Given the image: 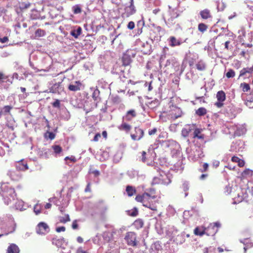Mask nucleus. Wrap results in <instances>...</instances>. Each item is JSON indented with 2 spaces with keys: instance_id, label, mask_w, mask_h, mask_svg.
Segmentation results:
<instances>
[{
  "instance_id": "nucleus-1",
  "label": "nucleus",
  "mask_w": 253,
  "mask_h": 253,
  "mask_svg": "<svg viewBox=\"0 0 253 253\" xmlns=\"http://www.w3.org/2000/svg\"><path fill=\"white\" fill-rule=\"evenodd\" d=\"M0 194L3 197L4 202L8 205L15 200V190L8 183H2L0 186Z\"/></svg>"
},
{
  "instance_id": "nucleus-2",
  "label": "nucleus",
  "mask_w": 253,
  "mask_h": 253,
  "mask_svg": "<svg viewBox=\"0 0 253 253\" xmlns=\"http://www.w3.org/2000/svg\"><path fill=\"white\" fill-rule=\"evenodd\" d=\"M14 79L20 81L23 79V77H20L16 72L14 73L10 77L9 76L6 75L2 72L0 71V89L7 90L10 85L12 84Z\"/></svg>"
},
{
  "instance_id": "nucleus-3",
  "label": "nucleus",
  "mask_w": 253,
  "mask_h": 253,
  "mask_svg": "<svg viewBox=\"0 0 253 253\" xmlns=\"http://www.w3.org/2000/svg\"><path fill=\"white\" fill-rule=\"evenodd\" d=\"M160 65L161 67L164 65V67L168 69L174 68L176 71H178L179 68V64L174 57H171L167 59L165 63H164V60L161 58L160 61Z\"/></svg>"
},
{
  "instance_id": "nucleus-4",
  "label": "nucleus",
  "mask_w": 253,
  "mask_h": 253,
  "mask_svg": "<svg viewBox=\"0 0 253 253\" xmlns=\"http://www.w3.org/2000/svg\"><path fill=\"white\" fill-rule=\"evenodd\" d=\"M149 193L145 192L142 195H137L135 197V200L139 202L142 203L143 206L149 208L151 210H155V207L153 205H150L147 202V199L149 198Z\"/></svg>"
},
{
  "instance_id": "nucleus-5",
  "label": "nucleus",
  "mask_w": 253,
  "mask_h": 253,
  "mask_svg": "<svg viewBox=\"0 0 253 253\" xmlns=\"http://www.w3.org/2000/svg\"><path fill=\"white\" fill-rule=\"evenodd\" d=\"M136 237V234L134 232H128L124 239L128 246L135 247L137 245Z\"/></svg>"
},
{
  "instance_id": "nucleus-6",
  "label": "nucleus",
  "mask_w": 253,
  "mask_h": 253,
  "mask_svg": "<svg viewBox=\"0 0 253 253\" xmlns=\"http://www.w3.org/2000/svg\"><path fill=\"white\" fill-rule=\"evenodd\" d=\"M171 182L170 178L164 174V175L160 174V177H154L152 181L151 184L154 185L157 184L168 185Z\"/></svg>"
},
{
  "instance_id": "nucleus-7",
  "label": "nucleus",
  "mask_w": 253,
  "mask_h": 253,
  "mask_svg": "<svg viewBox=\"0 0 253 253\" xmlns=\"http://www.w3.org/2000/svg\"><path fill=\"white\" fill-rule=\"evenodd\" d=\"M135 53L133 50H127L123 54L122 57V62L123 66H127L132 62V58L134 57Z\"/></svg>"
},
{
  "instance_id": "nucleus-8",
  "label": "nucleus",
  "mask_w": 253,
  "mask_h": 253,
  "mask_svg": "<svg viewBox=\"0 0 253 253\" xmlns=\"http://www.w3.org/2000/svg\"><path fill=\"white\" fill-rule=\"evenodd\" d=\"M220 223L216 222L211 223L208 227L206 228V234L208 236H213L217 232L218 228L220 227Z\"/></svg>"
},
{
  "instance_id": "nucleus-9",
  "label": "nucleus",
  "mask_w": 253,
  "mask_h": 253,
  "mask_svg": "<svg viewBox=\"0 0 253 253\" xmlns=\"http://www.w3.org/2000/svg\"><path fill=\"white\" fill-rule=\"evenodd\" d=\"M83 85L80 81H73L71 82L68 85L69 90L73 92L80 91L83 89Z\"/></svg>"
},
{
  "instance_id": "nucleus-10",
  "label": "nucleus",
  "mask_w": 253,
  "mask_h": 253,
  "mask_svg": "<svg viewBox=\"0 0 253 253\" xmlns=\"http://www.w3.org/2000/svg\"><path fill=\"white\" fill-rule=\"evenodd\" d=\"M49 231L47 224L43 222H40L36 228V232L39 234H45Z\"/></svg>"
},
{
  "instance_id": "nucleus-11",
  "label": "nucleus",
  "mask_w": 253,
  "mask_h": 253,
  "mask_svg": "<svg viewBox=\"0 0 253 253\" xmlns=\"http://www.w3.org/2000/svg\"><path fill=\"white\" fill-rule=\"evenodd\" d=\"M187 38L184 40H182L181 39H177L175 37L171 36L169 37L168 41L169 45L171 47H174L176 46H179L183 42H187Z\"/></svg>"
},
{
  "instance_id": "nucleus-12",
  "label": "nucleus",
  "mask_w": 253,
  "mask_h": 253,
  "mask_svg": "<svg viewBox=\"0 0 253 253\" xmlns=\"http://www.w3.org/2000/svg\"><path fill=\"white\" fill-rule=\"evenodd\" d=\"M216 98L218 100L215 103V105L218 108H221L223 105V102L225 100V94L222 90L219 91L216 94Z\"/></svg>"
},
{
  "instance_id": "nucleus-13",
  "label": "nucleus",
  "mask_w": 253,
  "mask_h": 253,
  "mask_svg": "<svg viewBox=\"0 0 253 253\" xmlns=\"http://www.w3.org/2000/svg\"><path fill=\"white\" fill-rule=\"evenodd\" d=\"M144 135L143 130L139 127H135L134 128V132L131 133L130 136L133 140H139Z\"/></svg>"
},
{
  "instance_id": "nucleus-14",
  "label": "nucleus",
  "mask_w": 253,
  "mask_h": 253,
  "mask_svg": "<svg viewBox=\"0 0 253 253\" xmlns=\"http://www.w3.org/2000/svg\"><path fill=\"white\" fill-rule=\"evenodd\" d=\"M234 134L237 136H241L245 134L246 132L245 125H236L234 128Z\"/></svg>"
},
{
  "instance_id": "nucleus-15",
  "label": "nucleus",
  "mask_w": 253,
  "mask_h": 253,
  "mask_svg": "<svg viewBox=\"0 0 253 253\" xmlns=\"http://www.w3.org/2000/svg\"><path fill=\"white\" fill-rule=\"evenodd\" d=\"M136 116V113L134 110H130L128 111L126 114L123 116V120L125 121H131Z\"/></svg>"
},
{
  "instance_id": "nucleus-16",
  "label": "nucleus",
  "mask_w": 253,
  "mask_h": 253,
  "mask_svg": "<svg viewBox=\"0 0 253 253\" xmlns=\"http://www.w3.org/2000/svg\"><path fill=\"white\" fill-rule=\"evenodd\" d=\"M50 92L54 93L60 94L63 90V87L60 83L54 84L49 89Z\"/></svg>"
},
{
  "instance_id": "nucleus-17",
  "label": "nucleus",
  "mask_w": 253,
  "mask_h": 253,
  "mask_svg": "<svg viewBox=\"0 0 253 253\" xmlns=\"http://www.w3.org/2000/svg\"><path fill=\"white\" fill-rule=\"evenodd\" d=\"M125 14L126 17L133 14L135 12V6L133 4V0H130V4L129 6H126L125 9Z\"/></svg>"
},
{
  "instance_id": "nucleus-18",
  "label": "nucleus",
  "mask_w": 253,
  "mask_h": 253,
  "mask_svg": "<svg viewBox=\"0 0 253 253\" xmlns=\"http://www.w3.org/2000/svg\"><path fill=\"white\" fill-rule=\"evenodd\" d=\"M182 115V112L180 108L178 107H175V109L173 110L171 113V119L173 120H175L177 118L181 117Z\"/></svg>"
},
{
  "instance_id": "nucleus-19",
  "label": "nucleus",
  "mask_w": 253,
  "mask_h": 253,
  "mask_svg": "<svg viewBox=\"0 0 253 253\" xmlns=\"http://www.w3.org/2000/svg\"><path fill=\"white\" fill-rule=\"evenodd\" d=\"M82 32V29L80 26H77L70 32V35L75 39H78Z\"/></svg>"
},
{
  "instance_id": "nucleus-20",
  "label": "nucleus",
  "mask_w": 253,
  "mask_h": 253,
  "mask_svg": "<svg viewBox=\"0 0 253 253\" xmlns=\"http://www.w3.org/2000/svg\"><path fill=\"white\" fill-rule=\"evenodd\" d=\"M14 207L16 210L23 211L26 210L28 206L26 204H24L23 201L17 199L16 202L15 203Z\"/></svg>"
},
{
  "instance_id": "nucleus-21",
  "label": "nucleus",
  "mask_w": 253,
  "mask_h": 253,
  "mask_svg": "<svg viewBox=\"0 0 253 253\" xmlns=\"http://www.w3.org/2000/svg\"><path fill=\"white\" fill-rule=\"evenodd\" d=\"M6 126L11 129L12 130H13L15 126H16V123L14 120V119L10 116H7L6 118Z\"/></svg>"
},
{
  "instance_id": "nucleus-22",
  "label": "nucleus",
  "mask_w": 253,
  "mask_h": 253,
  "mask_svg": "<svg viewBox=\"0 0 253 253\" xmlns=\"http://www.w3.org/2000/svg\"><path fill=\"white\" fill-rule=\"evenodd\" d=\"M240 242L244 245V251L246 253L247 249L253 247V243L251 242L249 239H244L243 240H240Z\"/></svg>"
},
{
  "instance_id": "nucleus-23",
  "label": "nucleus",
  "mask_w": 253,
  "mask_h": 253,
  "mask_svg": "<svg viewBox=\"0 0 253 253\" xmlns=\"http://www.w3.org/2000/svg\"><path fill=\"white\" fill-rule=\"evenodd\" d=\"M18 247L14 244H10L7 248V253H19Z\"/></svg>"
},
{
  "instance_id": "nucleus-24",
  "label": "nucleus",
  "mask_w": 253,
  "mask_h": 253,
  "mask_svg": "<svg viewBox=\"0 0 253 253\" xmlns=\"http://www.w3.org/2000/svg\"><path fill=\"white\" fill-rule=\"evenodd\" d=\"M200 14L201 17L204 19H207L211 17L210 11L208 9H205L201 11Z\"/></svg>"
},
{
  "instance_id": "nucleus-25",
  "label": "nucleus",
  "mask_w": 253,
  "mask_h": 253,
  "mask_svg": "<svg viewBox=\"0 0 253 253\" xmlns=\"http://www.w3.org/2000/svg\"><path fill=\"white\" fill-rule=\"evenodd\" d=\"M16 168L18 170H25L28 169V167L26 163L23 161H21L16 164Z\"/></svg>"
},
{
  "instance_id": "nucleus-26",
  "label": "nucleus",
  "mask_w": 253,
  "mask_h": 253,
  "mask_svg": "<svg viewBox=\"0 0 253 253\" xmlns=\"http://www.w3.org/2000/svg\"><path fill=\"white\" fill-rule=\"evenodd\" d=\"M7 174L9 176L11 179L13 180H18L21 177L19 172L17 173V172L9 171L7 173Z\"/></svg>"
},
{
  "instance_id": "nucleus-27",
  "label": "nucleus",
  "mask_w": 253,
  "mask_h": 253,
  "mask_svg": "<svg viewBox=\"0 0 253 253\" xmlns=\"http://www.w3.org/2000/svg\"><path fill=\"white\" fill-rule=\"evenodd\" d=\"M64 243H65V240L63 237L59 239L54 238L52 240V243L57 247H61Z\"/></svg>"
},
{
  "instance_id": "nucleus-28",
  "label": "nucleus",
  "mask_w": 253,
  "mask_h": 253,
  "mask_svg": "<svg viewBox=\"0 0 253 253\" xmlns=\"http://www.w3.org/2000/svg\"><path fill=\"white\" fill-rule=\"evenodd\" d=\"M51 153V151L48 149H43L40 153L41 157L44 159H47L49 158Z\"/></svg>"
},
{
  "instance_id": "nucleus-29",
  "label": "nucleus",
  "mask_w": 253,
  "mask_h": 253,
  "mask_svg": "<svg viewBox=\"0 0 253 253\" xmlns=\"http://www.w3.org/2000/svg\"><path fill=\"white\" fill-rule=\"evenodd\" d=\"M12 106L7 105L4 106L0 110V115L3 116V115H6L10 113V112L11 110L12 109Z\"/></svg>"
},
{
  "instance_id": "nucleus-30",
  "label": "nucleus",
  "mask_w": 253,
  "mask_h": 253,
  "mask_svg": "<svg viewBox=\"0 0 253 253\" xmlns=\"http://www.w3.org/2000/svg\"><path fill=\"white\" fill-rule=\"evenodd\" d=\"M149 198H148L147 199V202L151 206V205H153L154 207H155V210H152V211H157V207L156 206V201H154L153 200H154L156 198V196L155 195H150V194H149Z\"/></svg>"
},
{
  "instance_id": "nucleus-31",
  "label": "nucleus",
  "mask_w": 253,
  "mask_h": 253,
  "mask_svg": "<svg viewBox=\"0 0 253 253\" xmlns=\"http://www.w3.org/2000/svg\"><path fill=\"white\" fill-rule=\"evenodd\" d=\"M119 128L120 130L128 131L131 129V127L129 125L123 121L122 124L120 126H119Z\"/></svg>"
},
{
  "instance_id": "nucleus-32",
  "label": "nucleus",
  "mask_w": 253,
  "mask_h": 253,
  "mask_svg": "<svg viewBox=\"0 0 253 253\" xmlns=\"http://www.w3.org/2000/svg\"><path fill=\"white\" fill-rule=\"evenodd\" d=\"M194 158L193 159L194 161H196L198 158H202V157H203V152L200 148L196 149V151L194 152Z\"/></svg>"
},
{
  "instance_id": "nucleus-33",
  "label": "nucleus",
  "mask_w": 253,
  "mask_h": 253,
  "mask_svg": "<svg viewBox=\"0 0 253 253\" xmlns=\"http://www.w3.org/2000/svg\"><path fill=\"white\" fill-rule=\"evenodd\" d=\"M194 234L196 235H199V236H202L205 234H206V228L202 229L199 227H196L194 229Z\"/></svg>"
},
{
  "instance_id": "nucleus-34",
  "label": "nucleus",
  "mask_w": 253,
  "mask_h": 253,
  "mask_svg": "<svg viewBox=\"0 0 253 253\" xmlns=\"http://www.w3.org/2000/svg\"><path fill=\"white\" fill-rule=\"evenodd\" d=\"M253 71V67L245 68L241 70L240 77L245 76L247 73H251Z\"/></svg>"
},
{
  "instance_id": "nucleus-35",
  "label": "nucleus",
  "mask_w": 253,
  "mask_h": 253,
  "mask_svg": "<svg viewBox=\"0 0 253 253\" xmlns=\"http://www.w3.org/2000/svg\"><path fill=\"white\" fill-rule=\"evenodd\" d=\"M126 192L128 196H131L135 193L136 190L132 186L128 185L126 187Z\"/></svg>"
},
{
  "instance_id": "nucleus-36",
  "label": "nucleus",
  "mask_w": 253,
  "mask_h": 253,
  "mask_svg": "<svg viewBox=\"0 0 253 253\" xmlns=\"http://www.w3.org/2000/svg\"><path fill=\"white\" fill-rule=\"evenodd\" d=\"M52 149L53 150L54 153L56 155L60 154L62 151V148L58 145L52 146Z\"/></svg>"
},
{
  "instance_id": "nucleus-37",
  "label": "nucleus",
  "mask_w": 253,
  "mask_h": 253,
  "mask_svg": "<svg viewBox=\"0 0 253 253\" xmlns=\"http://www.w3.org/2000/svg\"><path fill=\"white\" fill-rule=\"evenodd\" d=\"M99 94L100 91L98 89L94 90L92 96L95 101L98 102L100 100Z\"/></svg>"
},
{
  "instance_id": "nucleus-38",
  "label": "nucleus",
  "mask_w": 253,
  "mask_h": 253,
  "mask_svg": "<svg viewBox=\"0 0 253 253\" xmlns=\"http://www.w3.org/2000/svg\"><path fill=\"white\" fill-rule=\"evenodd\" d=\"M144 222L141 219L136 220L134 222V226L137 228L139 229L143 227Z\"/></svg>"
},
{
  "instance_id": "nucleus-39",
  "label": "nucleus",
  "mask_w": 253,
  "mask_h": 253,
  "mask_svg": "<svg viewBox=\"0 0 253 253\" xmlns=\"http://www.w3.org/2000/svg\"><path fill=\"white\" fill-rule=\"evenodd\" d=\"M58 220L60 222L65 223L68 221L70 220L69 215L68 214H66L65 216H59Z\"/></svg>"
},
{
  "instance_id": "nucleus-40",
  "label": "nucleus",
  "mask_w": 253,
  "mask_h": 253,
  "mask_svg": "<svg viewBox=\"0 0 253 253\" xmlns=\"http://www.w3.org/2000/svg\"><path fill=\"white\" fill-rule=\"evenodd\" d=\"M207 113V110L204 108V107H201L199 108L196 111V114L199 116H202L205 115Z\"/></svg>"
},
{
  "instance_id": "nucleus-41",
  "label": "nucleus",
  "mask_w": 253,
  "mask_h": 253,
  "mask_svg": "<svg viewBox=\"0 0 253 253\" xmlns=\"http://www.w3.org/2000/svg\"><path fill=\"white\" fill-rule=\"evenodd\" d=\"M35 34L36 37H42L45 36V32L43 30L38 29L36 31Z\"/></svg>"
},
{
  "instance_id": "nucleus-42",
  "label": "nucleus",
  "mask_w": 253,
  "mask_h": 253,
  "mask_svg": "<svg viewBox=\"0 0 253 253\" xmlns=\"http://www.w3.org/2000/svg\"><path fill=\"white\" fill-rule=\"evenodd\" d=\"M62 117L66 120H68L70 118V115L69 112L65 108L64 109H63L62 111Z\"/></svg>"
},
{
  "instance_id": "nucleus-43",
  "label": "nucleus",
  "mask_w": 253,
  "mask_h": 253,
  "mask_svg": "<svg viewBox=\"0 0 253 253\" xmlns=\"http://www.w3.org/2000/svg\"><path fill=\"white\" fill-rule=\"evenodd\" d=\"M14 68H16V70L18 72H21L24 75L25 74V69L22 66L18 65V63L17 62H14Z\"/></svg>"
},
{
  "instance_id": "nucleus-44",
  "label": "nucleus",
  "mask_w": 253,
  "mask_h": 253,
  "mask_svg": "<svg viewBox=\"0 0 253 253\" xmlns=\"http://www.w3.org/2000/svg\"><path fill=\"white\" fill-rule=\"evenodd\" d=\"M208 29V26L204 23H200L198 25V30L199 31L204 33Z\"/></svg>"
},
{
  "instance_id": "nucleus-45",
  "label": "nucleus",
  "mask_w": 253,
  "mask_h": 253,
  "mask_svg": "<svg viewBox=\"0 0 253 253\" xmlns=\"http://www.w3.org/2000/svg\"><path fill=\"white\" fill-rule=\"evenodd\" d=\"M127 174L130 178H133L137 175L138 172L137 171L130 170L127 171Z\"/></svg>"
},
{
  "instance_id": "nucleus-46",
  "label": "nucleus",
  "mask_w": 253,
  "mask_h": 253,
  "mask_svg": "<svg viewBox=\"0 0 253 253\" xmlns=\"http://www.w3.org/2000/svg\"><path fill=\"white\" fill-rule=\"evenodd\" d=\"M72 9L74 14H79L81 12V8L79 5H76L72 7Z\"/></svg>"
},
{
  "instance_id": "nucleus-47",
  "label": "nucleus",
  "mask_w": 253,
  "mask_h": 253,
  "mask_svg": "<svg viewBox=\"0 0 253 253\" xmlns=\"http://www.w3.org/2000/svg\"><path fill=\"white\" fill-rule=\"evenodd\" d=\"M241 87H242V90L244 92H247L250 89L249 84L245 83H242L241 84Z\"/></svg>"
},
{
  "instance_id": "nucleus-48",
  "label": "nucleus",
  "mask_w": 253,
  "mask_h": 253,
  "mask_svg": "<svg viewBox=\"0 0 253 253\" xmlns=\"http://www.w3.org/2000/svg\"><path fill=\"white\" fill-rule=\"evenodd\" d=\"M176 142L173 140H168L164 142V144L168 147L175 144Z\"/></svg>"
},
{
  "instance_id": "nucleus-49",
  "label": "nucleus",
  "mask_w": 253,
  "mask_h": 253,
  "mask_svg": "<svg viewBox=\"0 0 253 253\" xmlns=\"http://www.w3.org/2000/svg\"><path fill=\"white\" fill-rule=\"evenodd\" d=\"M225 7V4L223 2H218L217 4V8L218 11H223Z\"/></svg>"
},
{
  "instance_id": "nucleus-50",
  "label": "nucleus",
  "mask_w": 253,
  "mask_h": 253,
  "mask_svg": "<svg viewBox=\"0 0 253 253\" xmlns=\"http://www.w3.org/2000/svg\"><path fill=\"white\" fill-rule=\"evenodd\" d=\"M55 134L53 133L52 132H50L47 131L45 133V137L49 138L50 140H52L55 138Z\"/></svg>"
},
{
  "instance_id": "nucleus-51",
  "label": "nucleus",
  "mask_w": 253,
  "mask_h": 253,
  "mask_svg": "<svg viewBox=\"0 0 253 253\" xmlns=\"http://www.w3.org/2000/svg\"><path fill=\"white\" fill-rule=\"evenodd\" d=\"M235 72L232 69H230L226 73V76L228 78H233L235 76Z\"/></svg>"
},
{
  "instance_id": "nucleus-52",
  "label": "nucleus",
  "mask_w": 253,
  "mask_h": 253,
  "mask_svg": "<svg viewBox=\"0 0 253 253\" xmlns=\"http://www.w3.org/2000/svg\"><path fill=\"white\" fill-rule=\"evenodd\" d=\"M196 67L198 70L203 71L205 69V65L203 62H199L196 64Z\"/></svg>"
},
{
  "instance_id": "nucleus-53",
  "label": "nucleus",
  "mask_w": 253,
  "mask_h": 253,
  "mask_svg": "<svg viewBox=\"0 0 253 253\" xmlns=\"http://www.w3.org/2000/svg\"><path fill=\"white\" fill-rule=\"evenodd\" d=\"M190 130L189 129H187V128H183L182 129V131H181V135H182V136H183L184 137H187L189 133Z\"/></svg>"
},
{
  "instance_id": "nucleus-54",
  "label": "nucleus",
  "mask_w": 253,
  "mask_h": 253,
  "mask_svg": "<svg viewBox=\"0 0 253 253\" xmlns=\"http://www.w3.org/2000/svg\"><path fill=\"white\" fill-rule=\"evenodd\" d=\"M200 132L199 129H196L194 132V137H197L199 139H203L204 138L203 136L202 135H199Z\"/></svg>"
},
{
  "instance_id": "nucleus-55",
  "label": "nucleus",
  "mask_w": 253,
  "mask_h": 253,
  "mask_svg": "<svg viewBox=\"0 0 253 253\" xmlns=\"http://www.w3.org/2000/svg\"><path fill=\"white\" fill-rule=\"evenodd\" d=\"M30 5H31V4L30 2H27V3L22 2L20 4V8L21 9H26L29 8Z\"/></svg>"
},
{
  "instance_id": "nucleus-56",
  "label": "nucleus",
  "mask_w": 253,
  "mask_h": 253,
  "mask_svg": "<svg viewBox=\"0 0 253 253\" xmlns=\"http://www.w3.org/2000/svg\"><path fill=\"white\" fill-rule=\"evenodd\" d=\"M182 188L184 191L186 192L189 190V183L187 181H184L182 184Z\"/></svg>"
},
{
  "instance_id": "nucleus-57",
  "label": "nucleus",
  "mask_w": 253,
  "mask_h": 253,
  "mask_svg": "<svg viewBox=\"0 0 253 253\" xmlns=\"http://www.w3.org/2000/svg\"><path fill=\"white\" fill-rule=\"evenodd\" d=\"M131 216H136L138 214V210L136 208L132 209V211L129 213Z\"/></svg>"
},
{
  "instance_id": "nucleus-58",
  "label": "nucleus",
  "mask_w": 253,
  "mask_h": 253,
  "mask_svg": "<svg viewBox=\"0 0 253 253\" xmlns=\"http://www.w3.org/2000/svg\"><path fill=\"white\" fill-rule=\"evenodd\" d=\"M68 160H70L72 162H76V159L75 157L73 156H71V157H66L65 158V161H67Z\"/></svg>"
},
{
  "instance_id": "nucleus-59",
  "label": "nucleus",
  "mask_w": 253,
  "mask_h": 253,
  "mask_svg": "<svg viewBox=\"0 0 253 253\" xmlns=\"http://www.w3.org/2000/svg\"><path fill=\"white\" fill-rule=\"evenodd\" d=\"M141 161L143 162H145L146 160V153L145 151H142L141 153Z\"/></svg>"
},
{
  "instance_id": "nucleus-60",
  "label": "nucleus",
  "mask_w": 253,
  "mask_h": 253,
  "mask_svg": "<svg viewBox=\"0 0 253 253\" xmlns=\"http://www.w3.org/2000/svg\"><path fill=\"white\" fill-rule=\"evenodd\" d=\"M135 24L134 23L133 21H130L127 26V27L128 29L130 30H132L134 28Z\"/></svg>"
},
{
  "instance_id": "nucleus-61",
  "label": "nucleus",
  "mask_w": 253,
  "mask_h": 253,
  "mask_svg": "<svg viewBox=\"0 0 253 253\" xmlns=\"http://www.w3.org/2000/svg\"><path fill=\"white\" fill-rule=\"evenodd\" d=\"M60 105V101L58 99L56 100L53 103L52 105L54 107L59 108Z\"/></svg>"
},
{
  "instance_id": "nucleus-62",
  "label": "nucleus",
  "mask_w": 253,
  "mask_h": 253,
  "mask_svg": "<svg viewBox=\"0 0 253 253\" xmlns=\"http://www.w3.org/2000/svg\"><path fill=\"white\" fill-rule=\"evenodd\" d=\"M89 173L93 174L95 176H98L100 174V172L97 170L90 169Z\"/></svg>"
},
{
  "instance_id": "nucleus-63",
  "label": "nucleus",
  "mask_w": 253,
  "mask_h": 253,
  "mask_svg": "<svg viewBox=\"0 0 253 253\" xmlns=\"http://www.w3.org/2000/svg\"><path fill=\"white\" fill-rule=\"evenodd\" d=\"M245 104L247 106L249 107L250 108H253V103H252L251 100H246L245 101Z\"/></svg>"
},
{
  "instance_id": "nucleus-64",
  "label": "nucleus",
  "mask_w": 253,
  "mask_h": 253,
  "mask_svg": "<svg viewBox=\"0 0 253 253\" xmlns=\"http://www.w3.org/2000/svg\"><path fill=\"white\" fill-rule=\"evenodd\" d=\"M151 105H153V107L157 106L159 105V101L158 99L152 101L150 103Z\"/></svg>"
}]
</instances>
